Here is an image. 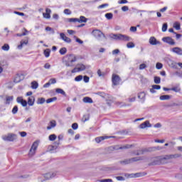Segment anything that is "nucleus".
<instances>
[{
    "label": "nucleus",
    "instance_id": "obj_1",
    "mask_svg": "<svg viewBox=\"0 0 182 182\" xmlns=\"http://www.w3.org/2000/svg\"><path fill=\"white\" fill-rule=\"evenodd\" d=\"M75 61L76 56L73 54L67 55L63 59V63H65V66L68 68L73 67V63H75Z\"/></svg>",
    "mask_w": 182,
    "mask_h": 182
},
{
    "label": "nucleus",
    "instance_id": "obj_2",
    "mask_svg": "<svg viewBox=\"0 0 182 182\" xmlns=\"http://www.w3.org/2000/svg\"><path fill=\"white\" fill-rule=\"evenodd\" d=\"M150 163L149 166H159L160 164H166L167 161H166V156H156L151 158Z\"/></svg>",
    "mask_w": 182,
    "mask_h": 182
},
{
    "label": "nucleus",
    "instance_id": "obj_3",
    "mask_svg": "<svg viewBox=\"0 0 182 182\" xmlns=\"http://www.w3.org/2000/svg\"><path fill=\"white\" fill-rule=\"evenodd\" d=\"M114 39L116 41H124V42H129L132 41V38L128 36L123 35V34H115Z\"/></svg>",
    "mask_w": 182,
    "mask_h": 182
},
{
    "label": "nucleus",
    "instance_id": "obj_4",
    "mask_svg": "<svg viewBox=\"0 0 182 182\" xmlns=\"http://www.w3.org/2000/svg\"><path fill=\"white\" fill-rule=\"evenodd\" d=\"M92 35H94L95 38H96V39L98 41H103V39H105L106 38L105 34H103L100 30L92 31Z\"/></svg>",
    "mask_w": 182,
    "mask_h": 182
},
{
    "label": "nucleus",
    "instance_id": "obj_5",
    "mask_svg": "<svg viewBox=\"0 0 182 182\" xmlns=\"http://www.w3.org/2000/svg\"><path fill=\"white\" fill-rule=\"evenodd\" d=\"M38 141H35L33 143L28 153L29 157H32L33 156H35V153H36V149H38Z\"/></svg>",
    "mask_w": 182,
    "mask_h": 182
},
{
    "label": "nucleus",
    "instance_id": "obj_6",
    "mask_svg": "<svg viewBox=\"0 0 182 182\" xmlns=\"http://www.w3.org/2000/svg\"><path fill=\"white\" fill-rule=\"evenodd\" d=\"M166 61L168 66H170V68H172V69H178L177 63L174 62L173 60L170 58H166Z\"/></svg>",
    "mask_w": 182,
    "mask_h": 182
},
{
    "label": "nucleus",
    "instance_id": "obj_7",
    "mask_svg": "<svg viewBox=\"0 0 182 182\" xmlns=\"http://www.w3.org/2000/svg\"><path fill=\"white\" fill-rule=\"evenodd\" d=\"M57 174H58V172L56 171L48 172L44 174V178L46 180H50V178H53V177H56Z\"/></svg>",
    "mask_w": 182,
    "mask_h": 182
},
{
    "label": "nucleus",
    "instance_id": "obj_8",
    "mask_svg": "<svg viewBox=\"0 0 182 182\" xmlns=\"http://www.w3.org/2000/svg\"><path fill=\"white\" fill-rule=\"evenodd\" d=\"M16 139V135L14 134H10L8 136H3V140L6 141H14V139Z\"/></svg>",
    "mask_w": 182,
    "mask_h": 182
},
{
    "label": "nucleus",
    "instance_id": "obj_9",
    "mask_svg": "<svg viewBox=\"0 0 182 182\" xmlns=\"http://www.w3.org/2000/svg\"><path fill=\"white\" fill-rule=\"evenodd\" d=\"M60 39H62V41H64V42H65L66 43H70L72 42V39L66 36V35L64 33H60Z\"/></svg>",
    "mask_w": 182,
    "mask_h": 182
},
{
    "label": "nucleus",
    "instance_id": "obj_10",
    "mask_svg": "<svg viewBox=\"0 0 182 182\" xmlns=\"http://www.w3.org/2000/svg\"><path fill=\"white\" fill-rule=\"evenodd\" d=\"M29 43V38L26 37V39H23L20 42V45L18 46V49H22L25 45Z\"/></svg>",
    "mask_w": 182,
    "mask_h": 182
},
{
    "label": "nucleus",
    "instance_id": "obj_11",
    "mask_svg": "<svg viewBox=\"0 0 182 182\" xmlns=\"http://www.w3.org/2000/svg\"><path fill=\"white\" fill-rule=\"evenodd\" d=\"M162 41L166 43H168V45H176V42H174V40H173L171 37H164Z\"/></svg>",
    "mask_w": 182,
    "mask_h": 182
},
{
    "label": "nucleus",
    "instance_id": "obj_12",
    "mask_svg": "<svg viewBox=\"0 0 182 182\" xmlns=\"http://www.w3.org/2000/svg\"><path fill=\"white\" fill-rule=\"evenodd\" d=\"M178 157H181V154H176L166 155L165 156V160L166 161H167V160H171V159H178Z\"/></svg>",
    "mask_w": 182,
    "mask_h": 182
},
{
    "label": "nucleus",
    "instance_id": "obj_13",
    "mask_svg": "<svg viewBox=\"0 0 182 182\" xmlns=\"http://www.w3.org/2000/svg\"><path fill=\"white\" fill-rule=\"evenodd\" d=\"M114 136H98L95 138L96 143H100V141H103V140H106L107 139H112Z\"/></svg>",
    "mask_w": 182,
    "mask_h": 182
},
{
    "label": "nucleus",
    "instance_id": "obj_14",
    "mask_svg": "<svg viewBox=\"0 0 182 182\" xmlns=\"http://www.w3.org/2000/svg\"><path fill=\"white\" fill-rule=\"evenodd\" d=\"M171 52L173 53H176V55H179L182 56V49L180 47H174L171 49Z\"/></svg>",
    "mask_w": 182,
    "mask_h": 182
},
{
    "label": "nucleus",
    "instance_id": "obj_15",
    "mask_svg": "<svg viewBox=\"0 0 182 182\" xmlns=\"http://www.w3.org/2000/svg\"><path fill=\"white\" fill-rule=\"evenodd\" d=\"M52 13V10L50 9H46V13H43V18L46 19H50V14Z\"/></svg>",
    "mask_w": 182,
    "mask_h": 182
},
{
    "label": "nucleus",
    "instance_id": "obj_16",
    "mask_svg": "<svg viewBox=\"0 0 182 182\" xmlns=\"http://www.w3.org/2000/svg\"><path fill=\"white\" fill-rule=\"evenodd\" d=\"M123 82H122V78L117 75H114V86H118V85H122Z\"/></svg>",
    "mask_w": 182,
    "mask_h": 182
},
{
    "label": "nucleus",
    "instance_id": "obj_17",
    "mask_svg": "<svg viewBox=\"0 0 182 182\" xmlns=\"http://www.w3.org/2000/svg\"><path fill=\"white\" fill-rule=\"evenodd\" d=\"M140 129H146V127H151V124L149 121H145L144 123L139 125Z\"/></svg>",
    "mask_w": 182,
    "mask_h": 182
},
{
    "label": "nucleus",
    "instance_id": "obj_18",
    "mask_svg": "<svg viewBox=\"0 0 182 182\" xmlns=\"http://www.w3.org/2000/svg\"><path fill=\"white\" fill-rule=\"evenodd\" d=\"M56 127V121L55 120H51L49 122L48 126L47 127V130H50L53 128Z\"/></svg>",
    "mask_w": 182,
    "mask_h": 182
},
{
    "label": "nucleus",
    "instance_id": "obj_19",
    "mask_svg": "<svg viewBox=\"0 0 182 182\" xmlns=\"http://www.w3.org/2000/svg\"><path fill=\"white\" fill-rule=\"evenodd\" d=\"M149 43L150 45L153 46L160 45V41H157V39H156L154 37H151L149 38Z\"/></svg>",
    "mask_w": 182,
    "mask_h": 182
},
{
    "label": "nucleus",
    "instance_id": "obj_20",
    "mask_svg": "<svg viewBox=\"0 0 182 182\" xmlns=\"http://www.w3.org/2000/svg\"><path fill=\"white\" fill-rule=\"evenodd\" d=\"M55 145H54V146L53 145H50V146H48V150L50 151H53V150H56V149H58V146H59V144H60V143L58 141H55Z\"/></svg>",
    "mask_w": 182,
    "mask_h": 182
},
{
    "label": "nucleus",
    "instance_id": "obj_21",
    "mask_svg": "<svg viewBox=\"0 0 182 182\" xmlns=\"http://www.w3.org/2000/svg\"><path fill=\"white\" fill-rule=\"evenodd\" d=\"M22 77H23V75L22 74H17L14 78V83H19L21 80H22Z\"/></svg>",
    "mask_w": 182,
    "mask_h": 182
},
{
    "label": "nucleus",
    "instance_id": "obj_22",
    "mask_svg": "<svg viewBox=\"0 0 182 182\" xmlns=\"http://www.w3.org/2000/svg\"><path fill=\"white\" fill-rule=\"evenodd\" d=\"M145 151H146V149H141V150L134 151L132 152V154H134V156H140L141 154H144Z\"/></svg>",
    "mask_w": 182,
    "mask_h": 182
},
{
    "label": "nucleus",
    "instance_id": "obj_23",
    "mask_svg": "<svg viewBox=\"0 0 182 182\" xmlns=\"http://www.w3.org/2000/svg\"><path fill=\"white\" fill-rule=\"evenodd\" d=\"M144 176L142 173H132L129 176L131 178H136L137 177H143Z\"/></svg>",
    "mask_w": 182,
    "mask_h": 182
},
{
    "label": "nucleus",
    "instance_id": "obj_24",
    "mask_svg": "<svg viewBox=\"0 0 182 182\" xmlns=\"http://www.w3.org/2000/svg\"><path fill=\"white\" fill-rule=\"evenodd\" d=\"M28 105L29 106H33L35 105V97H29L28 99Z\"/></svg>",
    "mask_w": 182,
    "mask_h": 182
},
{
    "label": "nucleus",
    "instance_id": "obj_25",
    "mask_svg": "<svg viewBox=\"0 0 182 182\" xmlns=\"http://www.w3.org/2000/svg\"><path fill=\"white\" fill-rule=\"evenodd\" d=\"M131 163H134V161H140V160H144V157L143 156H136L131 158Z\"/></svg>",
    "mask_w": 182,
    "mask_h": 182
},
{
    "label": "nucleus",
    "instance_id": "obj_26",
    "mask_svg": "<svg viewBox=\"0 0 182 182\" xmlns=\"http://www.w3.org/2000/svg\"><path fill=\"white\" fill-rule=\"evenodd\" d=\"M77 68H78L79 72H83V70H86V66L83 64H77Z\"/></svg>",
    "mask_w": 182,
    "mask_h": 182
},
{
    "label": "nucleus",
    "instance_id": "obj_27",
    "mask_svg": "<svg viewBox=\"0 0 182 182\" xmlns=\"http://www.w3.org/2000/svg\"><path fill=\"white\" fill-rule=\"evenodd\" d=\"M130 147H132V145H125L120 147H119V146H115L114 150H123V149H130Z\"/></svg>",
    "mask_w": 182,
    "mask_h": 182
},
{
    "label": "nucleus",
    "instance_id": "obj_28",
    "mask_svg": "<svg viewBox=\"0 0 182 182\" xmlns=\"http://www.w3.org/2000/svg\"><path fill=\"white\" fill-rule=\"evenodd\" d=\"M82 102L84 103H93V100H92V98L89 97H85L82 99Z\"/></svg>",
    "mask_w": 182,
    "mask_h": 182
},
{
    "label": "nucleus",
    "instance_id": "obj_29",
    "mask_svg": "<svg viewBox=\"0 0 182 182\" xmlns=\"http://www.w3.org/2000/svg\"><path fill=\"white\" fill-rule=\"evenodd\" d=\"M14 100V96H6V105H10L11 102Z\"/></svg>",
    "mask_w": 182,
    "mask_h": 182
},
{
    "label": "nucleus",
    "instance_id": "obj_30",
    "mask_svg": "<svg viewBox=\"0 0 182 182\" xmlns=\"http://www.w3.org/2000/svg\"><path fill=\"white\" fill-rule=\"evenodd\" d=\"M171 98V96L170 95H161L160 96L159 99L160 100H170V99Z\"/></svg>",
    "mask_w": 182,
    "mask_h": 182
},
{
    "label": "nucleus",
    "instance_id": "obj_31",
    "mask_svg": "<svg viewBox=\"0 0 182 182\" xmlns=\"http://www.w3.org/2000/svg\"><path fill=\"white\" fill-rule=\"evenodd\" d=\"M56 93H58L60 95H63V96H66V92L63 89L57 88L55 90Z\"/></svg>",
    "mask_w": 182,
    "mask_h": 182
},
{
    "label": "nucleus",
    "instance_id": "obj_32",
    "mask_svg": "<svg viewBox=\"0 0 182 182\" xmlns=\"http://www.w3.org/2000/svg\"><path fill=\"white\" fill-rule=\"evenodd\" d=\"M82 22L86 23L87 22V18L86 17L81 16L80 18H78V23H82Z\"/></svg>",
    "mask_w": 182,
    "mask_h": 182
},
{
    "label": "nucleus",
    "instance_id": "obj_33",
    "mask_svg": "<svg viewBox=\"0 0 182 182\" xmlns=\"http://www.w3.org/2000/svg\"><path fill=\"white\" fill-rule=\"evenodd\" d=\"M97 73L99 77H105V76H106V73L102 72L101 70H98Z\"/></svg>",
    "mask_w": 182,
    "mask_h": 182
},
{
    "label": "nucleus",
    "instance_id": "obj_34",
    "mask_svg": "<svg viewBox=\"0 0 182 182\" xmlns=\"http://www.w3.org/2000/svg\"><path fill=\"white\" fill-rule=\"evenodd\" d=\"M154 83H156V85H160L161 82V78H160V77L156 76L154 77Z\"/></svg>",
    "mask_w": 182,
    "mask_h": 182
},
{
    "label": "nucleus",
    "instance_id": "obj_35",
    "mask_svg": "<svg viewBox=\"0 0 182 182\" xmlns=\"http://www.w3.org/2000/svg\"><path fill=\"white\" fill-rule=\"evenodd\" d=\"M146 97V93L144 92H139L138 94V99H141V100H143Z\"/></svg>",
    "mask_w": 182,
    "mask_h": 182
},
{
    "label": "nucleus",
    "instance_id": "obj_36",
    "mask_svg": "<svg viewBox=\"0 0 182 182\" xmlns=\"http://www.w3.org/2000/svg\"><path fill=\"white\" fill-rule=\"evenodd\" d=\"M38 86H39V84L38 83V82H36V81H33V82H31V87H32L33 89H38Z\"/></svg>",
    "mask_w": 182,
    "mask_h": 182
},
{
    "label": "nucleus",
    "instance_id": "obj_37",
    "mask_svg": "<svg viewBox=\"0 0 182 182\" xmlns=\"http://www.w3.org/2000/svg\"><path fill=\"white\" fill-rule=\"evenodd\" d=\"M120 164H124V165H126V164H132V161H131L130 159H125V160H124V161H120Z\"/></svg>",
    "mask_w": 182,
    "mask_h": 182
},
{
    "label": "nucleus",
    "instance_id": "obj_38",
    "mask_svg": "<svg viewBox=\"0 0 182 182\" xmlns=\"http://www.w3.org/2000/svg\"><path fill=\"white\" fill-rule=\"evenodd\" d=\"M56 138H57V136H56V134H50L48 136L50 141H55V140H56Z\"/></svg>",
    "mask_w": 182,
    "mask_h": 182
},
{
    "label": "nucleus",
    "instance_id": "obj_39",
    "mask_svg": "<svg viewBox=\"0 0 182 182\" xmlns=\"http://www.w3.org/2000/svg\"><path fill=\"white\" fill-rule=\"evenodd\" d=\"M68 52V49L65 47L62 48L59 50V53L61 55H65V53Z\"/></svg>",
    "mask_w": 182,
    "mask_h": 182
},
{
    "label": "nucleus",
    "instance_id": "obj_40",
    "mask_svg": "<svg viewBox=\"0 0 182 182\" xmlns=\"http://www.w3.org/2000/svg\"><path fill=\"white\" fill-rule=\"evenodd\" d=\"M44 55L46 56V58H49V56H50V49H46L44 50Z\"/></svg>",
    "mask_w": 182,
    "mask_h": 182
},
{
    "label": "nucleus",
    "instance_id": "obj_41",
    "mask_svg": "<svg viewBox=\"0 0 182 182\" xmlns=\"http://www.w3.org/2000/svg\"><path fill=\"white\" fill-rule=\"evenodd\" d=\"M180 26H181V25H180V23H178V22H176L173 24V28H175V29H176V31H180V29H181Z\"/></svg>",
    "mask_w": 182,
    "mask_h": 182
},
{
    "label": "nucleus",
    "instance_id": "obj_42",
    "mask_svg": "<svg viewBox=\"0 0 182 182\" xmlns=\"http://www.w3.org/2000/svg\"><path fill=\"white\" fill-rule=\"evenodd\" d=\"M90 119L89 114H85L82 117V122H83V123H85V122H87Z\"/></svg>",
    "mask_w": 182,
    "mask_h": 182
},
{
    "label": "nucleus",
    "instance_id": "obj_43",
    "mask_svg": "<svg viewBox=\"0 0 182 182\" xmlns=\"http://www.w3.org/2000/svg\"><path fill=\"white\" fill-rule=\"evenodd\" d=\"M55 100H58V98L56 97L49 98L46 100V103H52V102H55Z\"/></svg>",
    "mask_w": 182,
    "mask_h": 182
},
{
    "label": "nucleus",
    "instance_id": "obj_44",
    "mask_svg": "<svg viewBox=\"0 0 182 182\" xmlns=\"http://www.w3.org/2000/svg\"><path fill=\"white\" fill-rule=\"evenodd\" d=\"M43 103H45V98L41 97V98L38 99V100H37L38 105H43Z\"/></svg>",
    "mask_w": 182,
    "mask_h": 182
},
{
    "label": "nucleus",
    "instance_id": "obj_45",
    "mask_svg": "<svg viewBox=\"0 0 182 182\" xmlns=\"http://www.w3.org/2000/svg\"><path fill=\"white\" fill-rule=\"evenodd\" d=\"M1 49L3 50H5L6 52H8V50H9V45L8 44H4L2 47Z\"/></svg>",
    "mask_w": 182,
    "mask_h": 182
},
{
    "label": "nucleus",
    "instance_id": "obj_46",
    "mask_svg": "<svg viewBox=\"0 0 182 182\" xmlns=\"http://www.w3.org/2000/svg\"><path fill=\"white\" fill-rule=\"evenodd\" d=\"M82 80H83V76L82 75H78V76L75 77V82H80Z\"/></svg>",
    "mask_w": 182,
    "mask_h": 182
},
{
    "label": "nucleus",
    "instance_id": "obj_47",
    "mask_svg": "<svg viewBox=\"0 0 182 182\" xmlns=\"http://www.w3.org/2000/svg\"><path fill=\"white\" fill-rule=\"evenodd\" d=\"M22 31H23V33H22V36H26V35H28V34H29V31H27L26 28H23L22 29Z\"/></svg>",
    "mask_w": 182,
    "mask_h": 182
},
{
    "label": "nucleus",
    "instance_id": "obj_48",
    "mask_svg": "<svg viewBox=\"0 0 182 182\" xmlns=\"http://www.w3.org/2000/svg\"><path fill=\"white\" fill-rule=\"evenodd\" d=\"M168 25L167 23H164L162 26V32H166L167 31Z\"/></svg>",
    "mask_w": 182,
    "mask_h": 182
},
{
    "label": "nucleus",
    "instance_id": "obj_49",
    "mask_svg": "<svg viewBox=\"0 0 182 182\" xmlns=\"http://www.w3.org/2000/svg\"><path fill=\"white\" fill-rule=\"evenodd\" d=\"M105 18H107V19H112V18H113V14H112V13L106 14Z\"/></svg>",
    "mask_w": 182,
    "mask_h": 182
},
{
    "label": "nucleus",
    "instance_id": "obj_50",
    "mask_svg": "<svg viewBox=\"0 0 182 182\" xmlns=\"http://www.w3.org/2000/svg\"><path fill=\"white\" fill-rule=\"evenodd\" d=\"M135 45L133 43V42H129L127 44V47L130 49L132 48H134Z\"/></svg>",
    "mask_w": 182,
    "mask_h": 182
},
{
    "label": "nucleus",
    "instance_id": "obj_51",
    "mask_svg": "<svg viewBox=\"0 0 182 182\" xmlns=\"http://www.w3.org/2000/svg\"><path fill=\"white\" fill-rule=\"evenodd\" d=\"M64 14H65V15H72V11H71L70 9H65L64 10Z\"/></svg>",
    "mask_w": 182,
    "mask_h": 182
},
{
    "label": "nucleus",
    "instance_id": "obj_52",
    "mask_svg": "<svg viewBox=\"0 0 182 182\" xmlns=\"http://www.w3.org/2000/svg\"><path fill=\"white\" fill-rule=\"evenodd\" d=\"M13 114H16L18 113V106H14L12 109Z\"/></svg>",
    "mask_w": 182,
    "mask_h": 182
},
{
    "label": "nucleus",
    "instance_id": "obj_53",
    "mask_svg": "<svg viewBox=\"0 0 182 182\" xmlns=\"http://www.w3.org/2000/svg\"><path fill=\"white\" fill-rule=\"evenodd\" d=\"M156 68L158 70L162 69L163 64L161 63H157L156 65Z\"/></svg>",
    "mask_w": 182,
    "mask_h": 182
},
{
    "label": "nucleus",
    "instance_id": "obj_54",
    "mask_svg": "<svg viewBox=\"0 0 182 182\" xmlns=\"http://www.w3.org/2000/svg\"><path fill=\"white\" fill-rule=\"evenodd\" d=\"M153 89L155 90H160L161 89V86L157 85H152Z\"/></svg>",
    "mask_w": 182,
    "mask_h": 182
},
{
    "label": "nucleus",
    "instance_id": "obj_55",
    "mask_svg": "<svg viewBox=\"0 0 182 182\" xmlns=\"http://www.w3.org/2000/svg\"><path fill=\"white\" fill-rule=\"evenodd\" d=\"M49 83L50 85H55V83H56V79L55 78H51L49 80Z\"/></svg>",
    "mask_w": 182,
    "mask_h": 182
},
{
    "label": "nucleus",
    "instance_id": "obj_56",
    "mask_svg": "<svg viewBox=\"0 0 182 182\" xmlns=\"http://www.w3.org/2000/svg\"><path fill=\"white\" fill-rule=\"evenodd\" d=\"M147 68V65L144 63H142L139 65V70H143V69H146Z\"/></svg>",
    "mask_w": 182,
    "mask_h": 182
},
{
    "label": "nucleus",
    "instance_id": "obj_57",
    "mask_svg": "<svg viewBox=\"0 0 182 182\" xmlns=\"http://www.w3.org/2000/svg\"><path fill=\"white\" fill-rule=\"evenodd\" d=\"M129 11V6H124L122 7V12H127Z\"/></svg>",
    "mask_w": 182,
    "mask_h": 182
},
{
    "label": "nucleus",
    "instance_id": "obj_58",
    "mask_svg": "<svg viewBox=\"0 0 182 182\" xmlns=\"http://www.w3.org/2000/svg\"><path fill=\"white\" fill-rule=\"evenodd\" d=\"M95 95H97L98 96H101V97H105V92H95Z\"/></svg>",
    "mask_w": 182,
    "mask_h": 182
},
{
    "label": "nucleus",
    "instance_id": "obj_59",
    "mask_svg": "<svg viewBox=\"0 0 182 182\" xmlns=\"http://www.w3.org/2000/svg\"><path fill=\"white\" fill-rule=\"evenodd\" d=\"M106 6H109V4H104L98 6V9H102V8H106Z\"/></svg>",
    "mask_w": 182,
    "mask_h": 182
},
{
    "label": "nucleus",
    "instance_id": "obj_60",
    "mask_svg": "<svg viewBox=\"0 0 182 182\" xmlns=\"http://www.w3.org/2000/svg\"><path fill=\"white\" fill-rule=\"evenodd\" d=\"M21 105L23 107H26V106H28V102L26 100H23V102H20Z\"/></svg>",
    "mask_w": 182,
    "mask_h": 182
},
{
    "label": "nucleus",
    "instance_id": "obj_61",
    "mask_svg": "<svg viewBox=\"0 0 182 182\" xmlns=\"http://www.w3.org/2000/svg\"><path fill=\"white\" fill-rule=\"evenodd\" d=\"M77 127H78L77 123H74L72 124V129H73V130H77Z\"/></svg>",
    "mask_w": 182,
    "mask_h": 182
},
{
    "label": "nucleus",
    "instance_id": "obj_62",
    "mask_svg": "<svg viewBox=\"0 0 182 182\" xmlns=\"http://www.w3.org/2000/svg\"><path fill=\"white\" fill-rule=\"evenodd\" d=\"M78 21H79V18H76L68 19V22H78Z\"/></svg>",
    "mask_w": 182,
    "mask_h": 182
},
{
    "label": "nucleus",
    "instance_id": "obj_63",
    "mask_svg": "<svg viewBox=\"0 0 182 182\" xmlns=\"http://www.w3.org/2000/svg\"><path fill=\"white\" fill-rule=\"evenodd\" d=\"M83 80L85 83H89L90 78H89V77L85 75L83 77Z\"/></svg>",
    "mask_w": 182,
    "mask_h": 182
},
{
    "label": "nucleus",
    "instance_id": "obj_64",
    "mask_svg": "<svg viewBox=\"0 0 182 182\" xmlns=\"http://www.w3.org/2000/svg\"><path fill=\"white\" fill-rule=\"evenodd\" d=\"M99 182H113V180H112V179H102V180H100Z\"/></svg>",
    "mask_w": 182,
    "mask_h": 182
}]
</instances>
